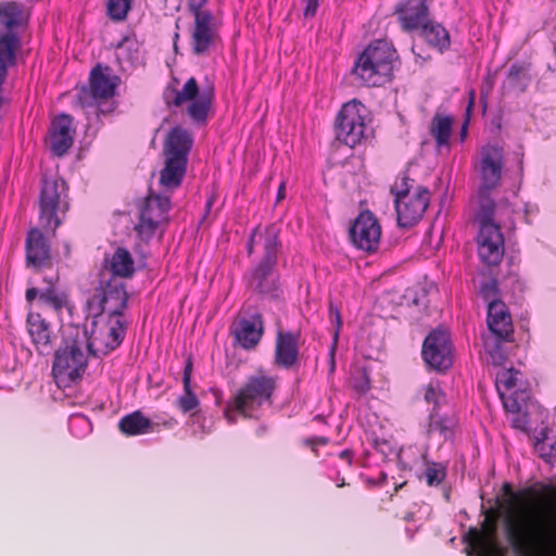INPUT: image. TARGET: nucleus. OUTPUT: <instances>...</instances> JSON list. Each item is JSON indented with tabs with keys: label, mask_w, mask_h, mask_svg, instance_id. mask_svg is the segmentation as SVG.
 Wrapping results in <instances>:
<instances>
[{
	"label": "nucleus",
	"mask_w": 556,
	"mask_h": 556,
	"mask_svg": "<svg viewBox=\"0 0 556 556\" xmlns=\"http://www.w3.org/2000/svg\"><path fill=\"white\" fill-rule=\"evenodd\" d=\"M39 219L43 228L55 230L60 224V213L68 208L66 184L55 176L43 177L39 198Z\"/></svg>",
	"instance_id": "ddd939ff"
},
{
	"label": "nucleus",
	"mask_w": 556,
	"mask_h": 556,
	"mask_svg": "<svg viewBox=\"0 0 556 556\" xmlns=\"http://www.w3.org/2000/svg\"><path fill=\"white\" fill-rule=\"evenodd\" d=\"M233 334L244 349L254 348L263 334V319L260 313L240 317L233 326Z\"/></svg>",
	"instance_id": "bb28decb"
},
{
	"label": "nucleus",
	"mask_w": 556,
	"mask_h": 556,
	"mask_svg": "<svg viewBox=\"0 0 556 556\" xmlns=\"http://www.w3.org/2000/svg\"><path fill=\"white\" fill-rule=\"evenodd\" d=\"M424 400L432 405L429 417V440L447 442L453 437L456 419L452 415L441 413V408L446 404V394L438 379L430 380L424 387Z\"/></svg>",
	"instance_id": "f8f14e48"
},
{
	"label": "nucleus",
	"mask_w": 556,
	"mask_h": 556,
	"mask_svg": "<svg viewBox=\"0 0 556 556\" xmlns=\"http://www.w3.org/2000/svg\"><path fill=\"white\" fill-rule=\"evenodd\" d=\"M495 291H496V282L495 281L486 282L481 288V292L483 293L484 296H489L490 294L495 293Z\"/></svg>",
	"instance_id": "3c124183"
},
{
	"label": "nucleus",
	"mask_w": 556,
	"mask_h": 556,
	"mask_svg": "<svg viewBox=\"0 0 556 556\" xmlns=\"http://www.w3.org/2000/svg\"><path fill=\"white\" fill-rule=\"evenodd\" d=\"M173 97L167 96L169 105L182 106L194 125H205L212 109L215 92L212 86L200 90L195 78L190 77L180 90H173Z\"/></svg>",
	"instance_id": "1a4fd4ad"
},
{
	"label": "nucleus",
	"mask_w": 556,
	"mask_h": 556,
	"mask_svg": "<svg viewBox=\"0 0 556 556\" xmlns=\"http://www.w3.org/2000/svg\"><path fill=\"white\" fill-rule=\"evenodd\" d=\"M279 232V227L275 224L258 225L249 237L248 254H253L257 248L263 252L262 257L248 276V287L254 292L270 294L278 289V275L275 268L281 247Z\"/></svg>",
	"instance_id": "f03ea898"
},
{
	"label": "nucleus",
	"mask_w": 556,
	"mask_h": 556,
	"mask_svg": "<svg viewBox=\"0 0 556 556\" xmlns=\"http://www.w3.org/2000/svg\"><path fill=\"white\" fill-rule=\"evenodd\" d=\"M37 295L40 296V291L37 288H28L26 290V300L28 302H31L33 300H35Z\"/></svg>",
	"instance_id": "603ef678"
},
{
	"label": "nucleus",
	"mask_w": 556,
	"mask_h": 556,
	"mask_svg": "<svg viewBox=\"0 0 556 556\" xmlns=\"http://www.w3.org/2000/svg\"><path fill=\"white\" fill-rule=\"evenodd\" d=\"M190 46L195 55H207L220 41V23L212 11L192 14Z\"/></svg>",
	"instance_id": "a211bd4d"
},
{
	"label": "nucleus",
	"mask_w": 556,
	"mask_h": 556,
	"mask_svg": "<svg viewBox=\"0 0 556 556\" xmlns=\"http://www.w3.org/2000/svg\"><path fill=\"white\" fill-rule=\"evenodd\" d=\"M84 340L75 339L55 351L52 374L59 387H70L86 371L88 357Z\"/></svg>",
	"instance_id": "9b49d317"
},
{
	"label": "nucleus",
	"mask_w": 556,
	"mask_h": 556,
	"mask_svg": "<svg viewBox=\"0 0 556 556\" xmlns=\"http://www.w3.org/2000/svg\"><path fill=\"white\" fill-rule=\"evenodd\" d=\"M395 14L405 31H419L430 20L428 0H403L397 3Z\"/></svg>",
	"instance_id": "b1692460"
},
{
	"label": "nucleus",
	"mask_w": 556,
	"mask_h": 556,
	"mask_svg": "<svg viewBox=\"0 0 556 556\" xmlns=\"http://www.w3.org/2000/svg\"><path fill=\"white\" fill-rule=\"evenodd\" d=\"M50 258V247L40 230L31 229L26 239L27 264L34 267L43 266Z\"/></svg>",
	"instance_id": "c756f323"
},
{
	"label": "nucleus",
	"mask_w": 556,
	"mask_h": 556,
	"mask_svg": "<svg viewBox=\"0 0 556 556\" xmlns=\"http://www.w3.org/2000/svg\"><path fill=\"white\" fill-rule=\"evenodd\" d=\"M208 0H187L189 11L191 14H195L197 12H205L203 7L207 3Z\"/></svg>",
	"instance_id": "8fccbe9b"
},
{
	"label": "nucleus",
	"mask_w": 556,
	"mask_h": 556,
	"mask_svg": "<svg viewBox=\"0 0 556 556\" xmlns=\"http://www.w3.org/2000/svg\"><path fill=\"white\" fill-rule=\"evenodd\" d=\"M465 540L467 556H504V548L496 538V520L484 518L481 529L470 528Z\"/></svg>",
	"instance_id": "aec40b11"
},
{
	"label": "nucleus",
	"mask_w": 556,
	"mask_h": 556,
	"mask_svg": "<svg viewBox=\"0 0 556 556\" xmlns=\"http://www.w3.org/2000/svg\"><path fill=\"white\" fill-rule=\"evenodd\" d=\"M118 77L112 76L108 66L98 64L92 68L89 87H84L78 93V102L86 110V114H106L113 110Z\"/></svg>",
	"instance_id": "0eeeda50"
},
{
	"label": "nucleus",
	"mask_w": 556,
	"mask_h": 556,
	"mask_svg": "<svg viewBox=\"0 0 556 556\" xmlns=\"http://www.w3.org/2000/svg\"><path fill=\"white\" fill-rule=\"evenodd\" d=\"M351 384L352 388L361 393L364 394L370 389V379L365 369H357L351 377Z\"/></svg>",
	"instance_id": "c03bdc74"
},
{
	"label": "nucleus",
	"mask_w": 556,
	"mask_h": 556,
	"mask_svg": "<svg viewBox=\"0 0 556 556\" xmlns=\"http://www.w3.org/2000/svg\"><path fill=\"white\" fill-rule=\"evenodd\" d=\"M50 149L56 156L64 155L74 141L73 119L67 114L58 115L50 127Z\"/></svg>",
	"instance_id": "a878e982"
},
{
	"label": "nucleus",
	"mask_w": 556,
	"mask_h": 556,
	"mask_svg": "<svg viewBox=\"0 0 556 556\" xmlns=\"http://www.w3.org/2000/svg\"><path fill=\"white\" fill-rule=\"evenodd\" d=\"M424 477L428 486H438L446 478V467L441 463H427Z\"/></svg>",
	"instance_id": "79ce46f5"
},
{
	"label": "nucleus",
	"mask_w": 556,
	"mask_h": 556,
	"mask_svg": "<svg viewBox=\"0 0 556 556\" xmlns=\"http://www.w3.org/2000/svg\"><path fill=\"white\" fill-rule=\"evenodd\" d=\"M68 430L74 437L83 439L91 433L92 424L86 415L74 413L68 417Z\"/></svg>",
	"instance_id": "a19ab883"
},
{
	"label": "nucleus",
	"mask_w": 556,
	"mask_h": 556,
	"mask_svg": "<svg viewBox=\"0 0 556 556\" xmlns=\"http://www.w3.org/2000/svg\"><path fill=\"white\" fill-rule=\"evenodd\" d=\"M488 328L490 336L500 339H510L513 334V324L510 314L502 301H491L488 306Z\"/></svg>",
	"instance_id": "cd10ccee"
},
{
	"label": "nucleus",
	"mask_w": 556,
	"mask_h": 556,
	"mask_svg": "<svg viewBox=\"0 0 556 556\" xmlns=\"http://www.w3.org/2000/svg\"><path fill=\"white\" fill-rule=\"evenodd\" d=\"M508 340L509 339H500L498 337L490 334L483 336V349L488 354L486 362L491 363L493 366H502L506 359V353L502 343Z\"/></svg>",
	"instance_id": "58836bf2"
},
{
	"label": "nucleus",
	"mask_w": 556,
	"mask_h": 556,
	"mask_svg": "<svg viewBox=\"0 0 556 556\" xmlns=\"http://www.w3.org/2000/svg\"><path fill=\"white\" fill-rule=\"evenodd\" d=\"M453 118L447 115H435L431 124V135L439 149L448 148Z\"/></svg>",
	"instance_id": "e433bc0d"
},
{
	"label": "nucleus",
	"mask_w": 556,
	"mask_h": 556,
	"mask_svg": "<svg viewBox=\"0 0 556 556\" xmlns=\"http://www.w3.org/2000/svg\"><path fill=\"white\" fill-rule=\"evenodd\" d=\"M541 456H543V457L547 456V457H548V459H549V458H551V456H552V454H551V453H547V454H541Z\"/></svg>",
	"instance_id": "13d9d810"
},
{
	"label": "nucleus",
	"mask_w": 556,
	"mask_h": 556,
	"mask_svg": "<svg viewBox=\"0 0 556 556\" xmlns=\"http://www.w3.org/2000/svg\"><path fill=\"white\" fill-rule=\"evenodd\" d=\"M191 376L192 362L188 358L182 375L184 393L178 397V407L184 413H189L199 406V400L191 388Z\"/></svg>",
	"instance_id": "72a5a7b5"
},
{
	"label": "nucleus",
	"mask_w": 556,
	"mask_h": 556,
	"mask_svg": "<svg viewBox=\"0 0 556 556\" xmlns=\"http://www.w3.org/2000/svg\"><path fill=\"white\" fill-rule=\"evenodd\" d=\"M419 31L425 40L440 52L450 47V35L441 24L429 20Z\"/></svg>",
	"instance_id": "2f4dec72"
},
{
	"label": "nucleus",
	"mask_w": 556,
	"mask_h": 556,
	"mask_svg": "<svg viewBox=\"0 0 556 556\" xmlns=\"http://www.w3.org/2000/svg\"><path fill=\"white\" fill-rule=\"evenodd\" d=\"M286 197V182L282 181L277 191V202L281 201Z\"/></svg>",
	"instance_id": "864d4df0"
},
{
	"label": "nucleus",
	"mask_w": 556,
	"mask_h": 556,
	"mask_svg": "<svg viewBox=\"0 0 556 556\" xmlns=\"http://www.w3.org/2000/svg\"><path fill=\"white\" fill-rule=\"evenodd\" d=\"M304 3H305L304 16L313 17L316 14V11L319 5L318 0H304Z\"/></svg>",
	"instance_id": "09e8293b"
},
{
	"label": "nucleus",
	"mask_w": 556,
	"mask_h": 556,
	"mask_svg": "<svg viewBox=\"0 0 556 556\" xmlns=\"http://www.w3.org/2000/svg\"><path fill=\"white\" fill-rule=\"evenodd\" d=\"M275 389L276 380L273 377L266 375L249 377L235 399L225 408L224 415L227 421L233 424L239 416L257 417L260 408L271 405Z\"/></svg>",
	"instance_id": "39448f33"
},
{
	"label": "nucleus",
	"mask_w": 556,
	"mask_h": 556,
	"mask_svg": "<svg viewBox=\"0 0 556 556\" xmlns=\"http://www.w3.org/2000/svg\"><path fill=\"white\" fill-rule=\"evenodd\" d=\"M528 83V71L521 65L513 64L504 83V88L517 92H522L527 88Z\"/></svg>",
	"instance_id": "ea45409f"
},
{
	"label": "nucleus",
	"mask_w": 556,
	"mask_h": 556,
	"mask_svg": "<svg viewBox=\"0 0 556 556\" xmlns=\"http://www.w3.org/2000/svg\"><path fill=\"white\" fill-rule=\"evenodd\" d=\"M496 390L505 410L511 415L510 424L515 429H528V415L539 413L543 408L531 400L530 392L523 387L522 374L514 368H504L496 374Z\"/></svg>",
	"instance_id": "7ed1b4c3"
},
{
	"label": "nucleus",
	"mask_w": 556,
	"mask_h": 556,
	"mask_svg": "<svg viewBox=\"0 0 556 556\" xmlns=\"http://www.w3.org/2000/svg\"><path fill=\"white\" fill-rule=\"evenodd\" d=\"M121 431L127 435H139L149 432L151 421L140 412L131 413L119 420Z\"/></svg>",
	"instance_id": "c9c22d12"
},
{
	"label": "nucleus",
	"mask_w": 556,
	"mask_h": 556,
	"mask_svg": "<svg viewBox=\"0 0 556 556\" xmlns=\"http://www.w3.org/2000/svg\"><path fill=\"white\" fill-rule=\"evenodd\" d=\"M504 166L503 149L495 144H485L480 151L478 190L479 208H485L489 192L495 189L502 178Z\"/></svg>",
	"instance_id": "f3484780"
},
{
	"label": "nucleus",
	"mask_w": 556,
	"mask_h": 556,
	"mask_svg": "<svg viewBox=\"0 0 556 556\" xmlns=\"http://www.w3.org/2000/svg\"><path fill=\"white\" fill-rule=\"evenodd\" d=\"M27 332L40 355H50L56 345L58 334L39 313L30 312L26 319Z\"/></svg>",
	"instance_id": "5701e85b"
},
{
	"label": "nucleus",
	"mask_w": 556,
	"mask_h": 556,
	"mask_svg": "<svg viewBox=\"0 0 556 556\" xmlns=\"http://www.w3.org/2000/svg\"><path fill=\"white\" fill-rule=\"evenodd\" d=\"M141 56L140 47L136 39L125 38L116 49V59L119 65L126 70L139 63Z\"/></svg>",
	"instance_id": "f704fd0d"
},
{
	"label": "nucleus",
	"mask_w": 556,
	"mask_h": 556,
	"mask_svg": "<svg viewBox=\"0 0 556 556\" xmlns=\"http://www.w3.org/2000/svg\"><path fill=\"white\" fill-rule=\"evenodd\" d=\"M495 204L486 199L485 208H479L477 219L480 224L478 235V253L481 261L491 266L501 262L504 254V238L500 226L494 224Z\"/></svg>",
	"instance_id": "9d476101"
},
{
	"label": "nucleus",
	"mask_w": 556,
	"mask_h": 556,
	"mask_svg": "<svg viewBox=\"0 0 556 556\" xmlns=\"http://www.w3.org/2000/svg\"><path fill=\"white\" fill-rule=\"evenodd\" d=\"M125 337L124 316L98 315L91 321L90 330L85 329L83 339L88 351L106 354L116 349Z\"/></svg>",
	"instance_id": "6e6552de"
},
{
	"label": "nucleus",
	"mask_w": 556,
	"mask_h": 556,
	"mask_svg": "<svg viewBox=\"0 0 556 556\" xmlns=\"http://www.w3.org/2000/svg\"><path fill=\"white\" fill-rule=\"evenodd\" d=\"M484 518H490V519H493L494 520H497L498 518V511L494 508H490L488 509L485 513H484Z\"/></svg>",
	"instance_id": "6e6d98bb"
},
{
	"label": "nucleus",
	"mask_w": 556,
	"mask_h": 556,
	"mask_svg": "<svg viewBox=\"0 0 556 556\" xmlns=\"http://www.w3.org/2000/svg\"><path fill=\"white\" fill-rule=\"evenodd\" d=\"M106 266L112 274L111 278H128L135 271V263L131 254L125 248H117L114 253L105 258Z\"/></svg>",
	"instance_id": "7c9ffc66"
},
{
	"label": "nucleus",
	"mask_w": 556,
	"mask_h": 556,
	"mask_svg": "<svg viewBox=\"0 0 556 556\" xmlns=\"http://www.w3.org/2000/svg\"><path fill=\"white\" fill-rule=\"evenodd\" d=\"M372 442H374V447L378 451V452H383V447L382 445H387L388 442L386 440H381L379 441L377 438H372Z\"/></svg>",
	"instance_id": "5fc2aeb1"
},
{
	"label": "nucleus",
	"mask_w": 556,
	"mask_h": 556,
	"mask_svg": "<svg viewBox=\"0 0 556 556\" xmlns=\"http://www.w3.org/2000/svg\"><path fill=\"white\" fill-rule=\"evenodd\" d=\"M475 101H476V92L473 89H470L468 92V103L466 105L465 121L462 125L460 134H459L460 141H464L467 137L468 126H469V122H470V117H471V112L475 106Z\"/></svg>",
	"instance_id": "49530a36"
},
{
	"label": "nucleus",
	"mask_w": 556,
	"mask_h": 556,
	"mask_svg": "<svg viewBox=\"0 0 556 556\" xmlns=\"http://www.w3.org/2000/svg\"><path fill=\"white\" fill-rule=\"evenodd\" d=\"M397 60L396 50L388 41L376 40L357 56L353 74L368 87L382 86L391 80Z\"/></svg>",
	"instance_id": "20e7f679"
},
{
	"label": "nucleus",
	"mask_w": 556,
	"mask_h": 556,
	"mask_svg": "<svg viewBox=\"0 0 556 556\" xmlns=\"http://www.w3.org/2000/svg\"><path fill=\"white\" fill-rule=\"evenodd\" d=\"M397 214V223L401 227L414 226L422 217L430 203V192L422 186L392 189Z\"/></svg>",
	"instance_id": "dca6fc26"
},
{
	"label": "nucleus",
	"mask_w": 556,
	"mask_h": 556,
	"mask_svg": "<svg viewBox=\"0 0 556 556\" xmlns=\"http://www.w3.org/2000/svg\"><path fill=\"white\" fill-rule=\"evenodd\" d=\"M130 9L131 0H108L106 2L108 15L113 21L121 22L126 20Z\"/></svg>",
	"instance_id": "37998d69"
},
{
	"label": "nucleus",
	"mask_w": 556,
	"mask_h": 556,
	"mask_svg": "<svg viewBox=\"0 0 556 556\" xmlns=\"http://www.w3.org/2000/svg\"><path fill=\"white\" fill-rule=\"evenodd\" d=\"M353 244L364 251L372 252L378 249L381 239V227L369 211L362 212L350 229Z\"/></svg>",
	"instance_id": "4be33fe9"
},
{
	"label": "nucleus",
	"mask_w": 556,
	"mask_h": 556,
	"mask_svg": "<svg viewBox=\"0 0 556 556\" xmlns=\"http://www.w3.org/2000/svg\"><path fill=\"white\" fill-rule=\"evenodd\" d=\"M368 110L357 100L346 102L340 110L337 122V138L353 148L367 137Z\"/></svg>",
	"instance_id": "4468645a"
},
{
	"label": "nucleus",
	"mask_w": 556,
	"mask_h": 556,
	"mask_svg": "<svg viewBox=\"0 0 556 556\" xmlns=\"http://www.w3.org/2000/svg\"><path fill=\"white\" fill-rule=\"evenodd\" d=\"M170 199L168 195L150 193L140 210L139 222L135 229L142 241L161 237L168 223Z\"/></svg>",
	"instance_id": "2eb2a0df"
},
{
	"label": "nucleus",
	"mask_w": 556,
	"mask_h": 556,
	"mask_svg": "<svg viewBox=\"0 0 556 556\" xmlns=\"http://www.w3.org/2000/svg\"><path fill=\"white\" fill-rule=\"evenodd\" d=\"M28 13L16 2H5L0 5V24L12 30L25 24Z\"/></svg>",
	"instance_id": "473e14b6"
},
{
	"label": "nucleus",
	"mask_w": 556,
	"mask_h": 556,
	"mask_svg": "<svg viewBox=\"0 0 556 556\" xmlns=\"http://www.w3.org/2000/svg\"><path fill=\"white\" fill-rule=\"evenodd\" d=\"M513 501L502 519L504 538L515 556H556V486L542 484L514 492L503 484Z\"/></svg>",
	"instance_id": "f257e3e1"
},
{
	"label": "nucleus",
	"mask_w": 556,
	"mask_h": 556,
	"mask_svg": "<svg viewBox=\"0 0 556 556\" xmlns=\"http://www.w3.org/2000/svg\"><path fill=\"white\" fill-rule=\"evenodd\" d=\"M56 277L51 276L49 279L45 278L48 286L40 291V301L47 306L53 308L55 312H60L67 304L65 293L58 291L54 288V280Z\"/></svg>",
	"instance_id": "4c0bfd02"
},
{
	"label": "nucleus",
	"mask_w": 556,
	"mask_h": 556,
	"mask_svg": "<svg viewBox=\"0 0 556 556\" xmlns=\"http://www.w3.org/2000/svg\"><path fill=\"white\" fill-rule=\"evenodd\" d=\"M544 415L538 412L528 415V429H520L527 433L535 452H556V431L545 425L544 419L547 413L543 409Z\"/></svg>",
	"instance_id": "393cba45"
},
{
	"label": "nucleus",
	"mask_w": 556,
	"mask_h": 556,
	"mask_svg": "<svg viewBox=\"0 0 556 556\" xmlns=\"http://www.w3.org/2000/svg\"><path fill=\"white\" fill-rule=\"evenodd\" d=\"M192 146L193 137L187 129L176 126L168 132L164 146L165 165L160 175V184L165 191L180 186Z\"/></svg>",
	"instance_id": "423d86ee"
},
{
	"label": "nucleus",
	"mask_w": 556,
	"mask_h": 556,
	"mask_svg": "<svg viewBox=\"0 0 556 556\" xmlns=\"http://www.w3.org/2000/svg\"><path fill=\"white\" fill-rule=\"evenodd\" d=\"M329 314H330V318L331 319L334 318L336 324H337L333 343L330 349V362H329V370H330V372H333L334 368H336V362H334L336 344H337V340H338V336H339V327L341 324V319H340L339 309L337 307H334L332 304H330Z\"/></svg>",
	"instance_id": "a18cd8bd"
},
{
	"label": "nucleus",
	"mask_w": 556,
	"mask_h": 556,
	"mask_svg": "<svg viewBox=\"0 0 556 556\" xmlns=\"http://www.w3.org/2000/svg\"><path fill=\"white\" fill-rule=\"evenodd\" d=\"M350 456H351V454H345V453L340 454V457H341L342 459H346V460H349V462L351 460V457H350Z\"/></svg>",
	"instance_id": "4d7b16f0"
},
{
	"label": "nucleus",
	"mask_w": 556,
	"mask_h": 556,
	"mask_svg": "<svg viewBox=\"0 0 556 556\" xmlns=\"http://www.w3.org/2000/svg\"><path fill=\"white\" fill-rule=\"evenodd\" d=\"M299 333L278 331L275 357L278 366L290 368L296 364L299 357Z\"/></svg>",
	"instance_id": "c85d7f7f"
},
{
	"label": "nucleus",
	"mask_w": 556,
	"mask_h": 556,
	"mask_svg": "<svg viewBox=\"0 0 556 556\" xmlns=\"http://www.w3.org/2000/svg\"><path fill=\"white\" fill-rule=\"evenodd\" d=\"M128 293L123 280L110 278L102 282L97 293L90 301V306L100 307L98 315L124 316L123 312L127 306Z\"/></svg>",
	"instance_id": "6ab92c4d"
},
{
	"label": "nucleus",
	"mask_w": 556,
	"mask_h": 556,
	"mask_svg": "<svg viewBox=\"0 0 556 556\" xmlns=\"http://www.w3.org/2000/svg\"><path fill=\"white\" fill-rule=\"evenodd\" d=\"M328 442V439L325 437H314L305 440V447H309L315 451L319 446H325Z\"/></svg>",
	"instance_id": "de8ad7c7"
},
{
	"label": "nucleus",
	"mask_w": 556,
	"mask_h": 556,
	"mask_svg": "<svg viewBox=\"0 0 556 556\" xmlns=\"http://www.w3.org/2000/svg\"><path fill=\"white\" fill-rule=\"evenodd\" d=\"M422 358L429 367L438 371L450 368L453 364L450 334L441 329L431 331L424 341Z\"/></svg>",
	"instance_id": "412c9836"
}]
</instances>
